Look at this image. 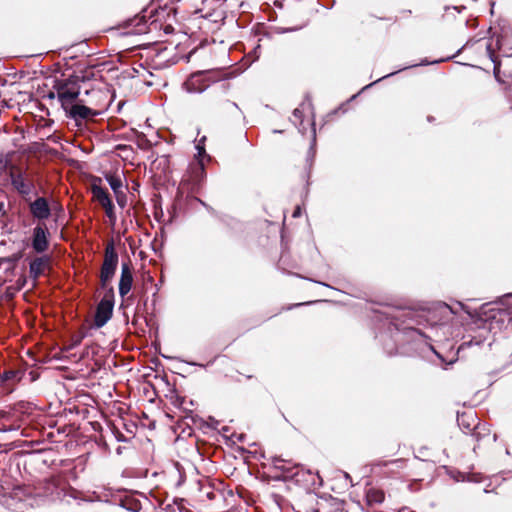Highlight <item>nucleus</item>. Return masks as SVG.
<instances>
[{"label": "nucleus", "mask_w": 512, "mask_h": 512, "mask_svg": "<svg viewBox=\"0 0 512 512\" xmlns=\"http://www.w3.org/2000/svg\"><path fill=\"white\" fill-rule=\"evenodd\" d=\"M53 88L56 91L57 99L63 110L71 107L72 104L79 100L80 86L75 79L68 78L56 80Z\"/></svg>", "instance_id": "nucleus-1"}, {"label": "nucleus", "mask_w": 512, "mask_h": 512, "mask_svg": "<svg viewBox=\"0 0 512 512\" xmlns=\"http://www.w3.org/2000/svg\"><path fill=\"white\" fill-rule=\"evenodd\" d=\"M8 176L11 185L21 195L26 196L34 190V183L26 169L17 165H10Z\"/></svg>", "instance_id": "nucleus-2"}, {"label": "nucleus", "mask_w": 512, "mask_h": 512, "mask_svg": "<svg viewBox=\"0 0 512 512\" xmlns=\"http://www.w3.org/2000/svg\"><path fill=\"white\" fill-rule=\"evenodd\" d=\"M117 264L118 254L115 251L114 244L111 242L105 248L104 261L101 268L100 277L103 286L113 278Z\"/></svg>", "instance_id": "nucleus-3"}, {"label": "nucleus", "mask_w": 512, "mask_h": 512, "mask_svg": "<svg viewBox=\"0 0 512 512\" xmlns=\"http://www.w3.org/2000/svg\"><path fill=\"white\" fill-rule=\"evenodd\" d=\"M114 301L112 296H105L97 305L94 323L97 328L103 327L112 317Z\"/></svg>", "instance_id": "nucleus-4"}, {"label": "nucleus", "mask_w": 512, "mask_h": 512, "mask_svg": "<svg viewBox=\"0 0 512 512\" xmlns=\"http://www.w3.org/2000/svg\"><path fill=\"white\" fill-rule=\"evenodd\" d=\"M84 100L79 99L77 102L68 107L66 110V115L75 121L85 120L90 117L95 116L97 113L95 110L85 104H83Z\"/></svg>", "instance_id": "nucleus-5"}, {"label": "nucleus", "mask_w": 512, "mask_h": 512, "mask_svg": "<svg viewBox=\"0 0 512 512\" xmlns=\"http://www.w3.org/2000/svg\"><path fill=\"white\" fill-rule=\"evenodd\" d=\"M208 76L204 73L191 75L183 84L188 93H202L209 87Z\"/></svg>", "instance_id": "nucleus-6"}, {"label": "nucleus", "mask_w": 512, "mask_h": 512, "mask_svg": "<svg viewBox=\"0 0 512 512\" xmlns=\"http://www.w3.org/2000/svg\"><path fill=\"white\" fill-rule=\"evenodd\" d=\"M49 232L46 227L37 225L33 229L32 247L37 253L45 252L49 247Z\"/></svg>", "instance_id": "nucleus-7"}, {"label": "nucleus", "mask_w": 512, "mask_h": 512, "mask_svg": "<svg viewBox=\"0 0 512 512\" xmlns=\"http://www.w3.org/2000/svg\"><path fill=\"white\" fill-rule=\"evenodd\" d=\"M133 275L129 263H122L121 277L119 281V294L121 297L127 295L132 287Z\"/></svg>", "instance_id": "nucleus-8"}, {"label": "nucleus", "mask_w": 512, "mask_h": 512, "mask_svg": "<svg viewBox=\"0 0 512 512\" xmlns=\"http://www.w3.org/2000/svg\"><path fill=\"white\" fill-rule=\"evenodd\" d=\"M206 137H202L199 142L196 144L195 148L197 150V162L192 166L193 173L195 174V177L202 178L204 175V158L208 157L204 148L203 142L205 141Z\"/></svg>", "instance_id": "nucleus-9"}, {"label": "nucleus", "mask_w": 512, "mask_h": 512, "mask_svg": "<svg viewBox=\"0 0 512 512\" xmlns=\"http://www.w3.org/2000/svg\"><path fill=\"white\" fill-rule=\"evenodd\" d=\"M30 212L38 219H47L51 214L49 204L43 197L37 198L30 204Z\"/></svg>", "instance_id": "nucleus-10"}, {"label": "nucleus", "mask_w": 512, "mask_h": 512, "mask_svg": "<svg viewBox=\"0 0 512 512\" xmlns=\"http://www.w3.org/2000/svg\"><path fill=\"white\" fill-rule=\"evenodd\" d=\"M274 468L281 471L284 477H296L303 468L299 465H292L289 461L281 458H274Z\"/></svg>", "instance_id": "nucleus-11"}, {"label": "nucleus", "mask_w": 512, "mask_h": 512, "mask_svg": "<svg viewBox=\"0 0 512 512\" xmlns=\"http://www.w3.org/2000/svg\"><path fill=\"white\" fill-rule=\"evenodd\" d=\"M50 258L48 256H42L35 258L29 265L30 275L34 279H38L49 266Z\"/></svg>", "instance_id": "nucleus-12"}, {"label": "nucleus", "mask_w": 512, "mask_h": 512, "mask_svg": "<svg viewBox=\"0 0 512 512\" xmlns=\"http://www.w3.org/2000/svg\"><path fill=\"white\" fill-rule=\"evenodd\" d=\"M458 423L461 427L466 429V433L474 431L473 436L478 438L479 432L476 431L478 428L477 418L474 414H463L458 417Z\"/></svg>", "instance_id": "nucleus-13"}, {"label": "nucleus", "mask_w": 512, "mask_h": 512, "mask_svg": "<svg viewBox=\"0 0 512 512\" xmlns=\"http://www.w3.org/2000/svg\"><path fill=\"white\" fill-rule=\"evenodd\" d=\"M105 179L114 194L124 191L123 182L119 174H106Z\"/></svg>", "instance_id": "nucleus-14"}, {"label": "nucleus", "mask_w": 512, "mask_h": 512, "mask_svg": "<svg viewBox=\"0 0 512 512\" xmlns=\"http://www.w3.org/2000/svg\"><path fill=\"white\" fill-rule=\"evenodd\" d=\"M384 492L379 489L369 488L366 492L368 505L380 504L384 501Z\"/></svg>", "instance_id": "nucleus-15"}, {"label": "nucleus", "mask_w": 512, "mask_h": 512, "mask_svg": "<svg viewBox=\"0 0 512 512\" xmlns=\"http://www.w3.org/2000/svg\"><path fill=\"white\" fill-rule=\"evenodd\" d=\"M92 194L95 200L102 206L104 204H108L111 201L110 196L107 190L103 189L100 186L93 185L92 186Z\"/></svg>", "instance_id": "nucleus-16"}, {"label": "nucleus", "mask_w": 512, "mask_h": 512, "mask_svg": "<svg viewBox=\"0 0 512 512\" xmlns=\"http://www.w3.org/2000/svg\"><path fill=\"white\" fill-rule=\"evenodd\" d=\"M92 194L95 200L102 206L104 204H108L111 201L110 196L107 190L103 189L100 186L93 185L92 186Z\"/></svg>", "instance_id": "nucleus-17"}, {"label": "nucleus", "mask_w": 512, "mask_h": 512, "mask_svg": "<svg viewBox=\"0 0 512 512\" xmlns=\"http://www.w3.org/2000/svg\"><path fill=\"white\" fill-rule=\"evenodd\" d=\"M226 0H205L202 6L204 7L203 17H210Z\"/></svg>", "instance_id": "nucleus-18"}, {"label": "nucleus", "mask_w": 512, "mask_h": 512, "mask_svg": "<svg viewBox=\"0 0 512 512\" xmlns=\"http://www.w3.org/2000/svg\"><path fill=\"white\" fill-rule=\"evenodd\" d=\"M486 50H487V54H488L490 60L494 63V68H493L494 76H495L496 80L500 82V78H499L500 63L497 62V60H496L495 51L492 49L491 44H488L486 46Z\"/></svg>", "instance_id": "nucleus-19"}, {"label": "nucleus", "mask_w": 512, "mask_h": 512, "mask_svg": "<svg viewBox=\"0 0 512 512\" xmlns=\"http://www.w3.org/2000/svg\"><path fill=\"white\" fill-rule=\"evenodd\" d=\"M18 381V373L16 371L10 370L5 371L3 374L0 375V387L3 386L8 381Z\"/></svg>", "instance_id": "nucleus-20"}, {"label": "nucleus", "mask_w": 512, "mask_h": 512, "mask_svg": "<svg viewBox=\"0 0 512 512\" xmlns=\"http://www.w3.org/2000/svg\"><path fill=\"white\" fill-rule=\"evenodd\" d=\"M114 195H115L117 204L121 208H124L126 206V204H127V195L125 193V190L122 191V192H119L117 194H114Z\"/></svg>", "instance_id": "nucleus-21"}, {"label": "nucleus", "mask_w": 512, "mask_h": 512, "mask_svg": "<svg viewBox=\"0 0 512 512\" xmlns=\"http://www.w3.org/2000/svg\"><path fill=\"white\" fill-rule=\"evenodd\" d=\"M305 107H309V104H302L300 107L294 109L293 117L299 120L300 124L302 123V111H304Z\"/></svg>", "instance_id": "nucleus-22"}, {"label": "nucleus", "mask_w": 512, "mask_h": 512, "mask_svg": "<svg viewBox=\"0 0 512 512\" xmlns=\"http://www.w3.org/2000/svg\"><path fill=\"white\" fill-rule=\"evenodd\" d=\"M13 165L7 157L0 155V171L7 170L9 172V166Z\"/></svg>", "instance_id": "nucleus-23"}, {"label": "nucleus", "mask_w": 512, "mask_h": 512, "mask_svg": "<svg viewBox=\"0 0 512 512\" xmlns=\"http://www.w3.org/2000/svg\"><path fill=\"white\" fill-rule=\"evenodd\" d=\"M105 213H106V216L109 218L110 222L112 224H114L115 221H116V214H115V210H114V205H112L110 207H107V209H105Z\"/></svg>", "instance_id": "nucleus-24"}, {"label": "nucleus", "mask_w": 512, "mask_h": 512, "mask_svg": "<svg viewBox=\"0 0 512 512\" xmlns=\"http://www.w3.org/2000/svg\"><path fill=\"white\" fill-rule=\"evenodd\" d=\"M82 339H83V336H81V335L73 337L71 344L67 347V350L73 349V348L77 347L78 345H80V343L82 342Z\"/></svg>", "instance_id": "nucleus-25"}, {"label": "nucleus", "mask_w": 512, "mask_h": 512, "mask_svg": "<svg viewBox=\"0 0 512 512\" xmlns=\"http://www.w3.org/2000/svg\"><path fill=\"white\" fill-rule=\"evenodd\" d=\"M90 93H91V94H93V95H95V96H97V97H100V96H102V95H103V93H102L101 91H99V90H91V91H88V90H87V91H86V94H87V95H89Z\"/></svg>", "instance_id": "nucleus-26"}, {"label": "nucleus", "mask_w": 512, "mask_h": 512, "mask_svg": "<svg viewBox=\"0 0 512 512\" xmlns=\"http://www.w3.org/2000/svg\"><path fill=\"white\" fill-rule=\"evenodd\" d=\"M47 98H49V99L57 98V94H56V91L54 90V88H52V90L47 94Z\"/></svg>", "instance_id": "nucleus-27"}, {"label": "nucleus", "mask_w": 512, "mask_h": 512, "mask_svg": "<svg viewBox=\"0 0 512 512\" xmlns=\"http://www.w3.org/2000/svg\"><path fill=\"white\" fill-rule=\"evenodd\" d=\"M507 96L509 100L512 102V84L508 87Z\"/></svg>", "instance_id": "nucleus-28"}, {"label": "nucleus", "mask_w": 512, "mask_h": 512, "mask_svg": "<svg viewBox=\"0 0 512 512\" xmlns=\"http://www.w3.org/2000/svg\"><path fill=\"white\" fill-rule=\"evenodd\" d=\"M300 216V207H297L296 210L293 212V217Z\"/></svg>", "instance_id": "nucleus-29"}, {"label": "nucleus", "mask_w": 512, "mask_h": 512, "mask_svg": "<svg viewBox=\"0 0 512 512\" xmlns=\"http://www.w3.org/2000/svg\"><path fill=\"white\" fill-rule=\"evenodd\" d=\"M229 106L235 110H239V107L236 103L232 102V103H229Z\"/></svg>", "instance_id": "nucleus-30"}, {"label": "nucleus", "mask_w": 512, "mask_h": 512, "mask_svg": "<svg viewBox=\"0 0 512 512\" xmlns=\"http://www.w3.org/2000/svg\"><path fill=\"white\" fill-rule=\"evenodd\" d=\"M112 205H113L112 201H109V202H108V204H104V205H102V207H103L104 209H107V207H110V206H112Z\"/></svg>", "instance_id": "nucleus-31"}, {"label": "nucleus", "mask_w": 512, "mask_h": 512, "mask_svg": "<svg viewBox=\"0 0 512 512\" xmlns=\"http://www.w3.org/2000/svg\"><path fill=\"white\" fill-rule=\"evenodd\" d=\"M393 74H394V72L389 73L388 75L383 76V77H382V79H383V78H386V77H389V76H392ZM380 80H381V78H379L376 82H378V81H380Z\"/></svg>", "instance_id": "nucleus-32"}, {"label": "nucleus", "mask_w": 512, "mask_h": 512, "mask_svg": "<svg viewBox=\"0 0 512 512\" xmlns=\"http://www.w3.org/2000/svg\"><path fill=\"white\" fill-rule=\"evenodd\" d=\"M88 104L93 105V106H98V103L95 101H88Z\"/></svg>", "instance_id": "nucleus-33"}, {"label": "nucleus", "mask_w": 512, "mask_h": 512, "mask_svg": "<svg viewBox=\"0 0 512 512\" xmlns=\"http://www.w3.org/2000/svg\"><path fill=\"white\" fill-rule=\"evenodd\" d=\"M506 297H512V293L511 294H507Z\"/></svg>", "instance_id": "nucleus-34"}]
</instances>
